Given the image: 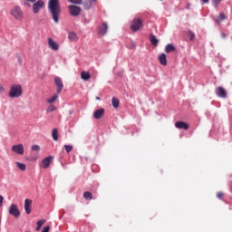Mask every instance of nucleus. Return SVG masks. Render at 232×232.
Instances as JSON below:
<instances>
[{
    "label": "nucleus",
    "mask_w": 232,
    "mask_h": 232,
    "mask_svg": "<svg viewBox=\"0 0 232 232\" xmlns=\"http://www.w3.org/2000/svg\"><path fill=\"white\" fill-rule=\"evenodd\" d=\"M84 23H89V22H88V20L85 19V20H84Z\"/></svg>",
    "instance_id": "nucleus-44"
},
{
    "label": "nucleus",
    "mask_w": 232,
    "mask_h": 232,
    "mask_svg": "<svg viewBox=\"0 0 232 232\" xmlns=\"http://www.w3.org/2000/svg\"><path fill=\"white\" fill-rule=\"evenodd\" d=\"M81 79L82 81H90V79H92V74L90 73V72L82 71L81 72Z\"/></svg>",
    "instance_id": "nucleus-17"
},
{
    "label": "nucleus",
    "mask_w": 232,
    "mask_h": 232,
    "mask_svg": "<svg viewBox=\"0 0 232 232\" xmlns=\"http://www.w3.org/2000/svg\"><path fill=\"white\" fill-rule=\"evenodd\" d=\"M93 117H94V119H97V120L102 119V117H104V109L102 108V109L95 111L93 112Z\"/></svg>",
    "instance_id": "nucleus-16"
},
{
    "label": "nucleus",
    "mask_w": 232,
    "mask_h": 232,
    "mask_svg": "<svg viewBox=\"0 0 232 232\" xmlns=\"http://www.w3.org/2000/svg\"><path fill=\"white\" fill-rule=\"evenodd\" d=\"M52 137H53V140H59V134L57 132V129H53L52 130Z\"/></svg>",
    "instance_id": "nucleus-26"
},
{
    "label": "nucleus",
    "mask_w": 232,
    "mask_h": 232,
    "mask_svg": "<svg viewBox=\"0 0 232 232\" xmlns=\"http://www.w3.org/2000/svg\"><path fill=\"white\" fill-rule=\"evenodd\" d=\"M96 99H97V101H101V98H99V97H96Z\"/></svg>",
    "instance_id": "nucleus-43"
},
{
    "label": "nucleus",
    "mask_w": 232,
    "mask_h": 232,
    "mask_svg": "<svg viewBox=\"0 0 232 232\" xmlns=\"http://www.w3.org/2000/svg\"><path fill=\"white\" fill-rule=\"evenodd\" d=\"M12 151L17 153V155H24V147L23 144L14 145L12 147Z\"/></svg>",
    "instance_id": "nucleus-9"
},
{
    "label": "nucleus",
    "mask_w": 232,
    "mask_h": 232,
    "mask_svg": "<svg viewBox=\"0 0 232 232\" xmlns=\"http://www.w3.org/2000/svg\"><path fill=\"white\" fill-rule=\"evenodd\" d=\"M59 94H53L51 98L46 100V102H48V104H53V102H55L57 101V99H59Z\"/></svg>",
    "instance_id": "nucleus-22"
},
{
    "label": "nucleus",
    "mask_w": 232,
    "mask_h": 232,
    "mask_svg": "<svg viewBox=\"0 0 232 232\" xmlns=\"http://www.w3.org/2000/svg\"><path fill=\"white\" fill-rule=\"evenodd\" d=\"M68 39L69 41H79V36H77V34L75 32H69L68 34Z\"/></svg>",
    "instance_id": "nucleus-19"
},
{
    "label": "nucleus",
    "mask_w": 232,
    "mask_h": 232,
    "mask_svg": "<svg viewBox=\"0 0 232 232\" xmlns=\"http://www.w3.org/2000/svg\"><path fill=\"white\" fill-rule=\"evenodd\" d=\"M24 209L26 215H30V213H32V199L24 200Z\"/></svg>",
    "instance_id": "nucleus-15"
},
{
    "label": "nucleus",
    "mask_w": 232,
    "mask_h": 232,
    "mask_svg": "<svg viewBox=\"0 0 232 232\" xmlns=\"http://www.w3.org/2000/svg\"><path fill=\"white\" fill-rule=\"evenodd\" d=\"M160 1H164V0H160Z\"/></svg>",
    "instance_id": "nucleus-45"
},
{
    "label": "nucleus",
    "mask_w": 232,
    "mask_h": 232,
    "mask_svg": "<svg viewBox=\"0 0 232 232\" xmlns=\"http://www.w3.org/2000/svg\"><path fill=\"white\" fill-rule=\"evenodd\" d=\"M33 4V13L34 14H39L43 8H44V2L43 0H24V6H26V8H32Z\"/></svg>",
    "instance_id": "nucleus-2"
},
{
    "label": "nucleus",
    "mask_w": 232,
    "mask_h": 232,
    "mask_svg": "<svg viewBox=\"0 0 232 232\" xmlns=\"http://www.w3.org/2000/svg\"><path fill=\"white\" fill-rule=\"evenodd\" d=\"M5 92V88L3 87V85H0V93H3Z\"/></svg>",
    "instance_id": "nucleus-40"
},
{
    "label": "nucleus",
    "mask_w": 232,
    "mask_h": 232,
    "mask_svg": "<svg viewBox=\"0 0 232 232\" xmlns=\"http://www.w3.org/2000/svg\"><path fill=\"white\" fill-rule=\"evenodd\" d=\"M111 104H112L113 108H119V104H121V102L119 101V99L113 97L111 99Z\"/></svg>",
    "instance_id": "nucleus-24"
},
{
    "label": "nucleus",
    "mask_w": 232,
    "mask_h": 232,
    "mask_svg": "<svg viewBox=\"0 0 232 232\" xmlns=\"http://www.w3.org/2000/svg\"><path fill=\"white\" fill-rule=\"evenodd\" d=\"M23 95V88L20 84L12 85L9 91V97L11 99L19 98Z\"/></svg>",
    "instance_id": "nucleus-3"
},
{
    "label": "nucleus",
    "mask_w": 232,
    "mask_h": 232,
    "mask_svg": "<svg viewBox=\"0 0 232 232\" xmlns=\"http://www.w3.org/2000/svg\"><path fill=\"white\" fill-rule=\"evenodd\" d=\"M64 150L66 153H70L73 150V147L72 145H64Z\"/></svg>",
    "instance_id": "nucleus-29"
},
{
    "label": "nucleus",
    "mask_w": 232,
    "mask_h": 232,
    "mask_svg": "<svg viewBox=\"0 0 232 232\" xmlns=\"http://www.w3.org/2000/svg\"><path fill=\"white\" fill-rule=\"evenodd\" d=\"M83 198L86 199V200H92V198H93V196L92 195V192L90 191H85L83 193Z\"/></svg>",
    "instance_id": "nucleus-25"
},
{
    "label": "nucleus",
    "mask_w": 232,
    "mask_h": 232,
    "mask_svg": "<svg viewBox=\"0 0 232 232\" xmlns=\"http://www.w3.org/2000/svg\"><path fill=\"white\" fill-rule=\"evenodd\" d=\"M52 160H53V157L52 156H49L44 159L42 160V168H44V169H47V168H50V164H52Z\"/></svg>",
    "instance_id": "nucleus-12"
},
{
    "label": "nucleus",
    "mask_w": 232,
    "mask_h": 232,
    "mask_svg": "<svg viewBox=\"0 0 232 232\" xmlns=\"http://www.w3.org/2000/svg\"><path fill=\"white\" fill-rule=\"evenodd\" d=\"M72 5H82V0H69Z\"/></svg>",
    "instance_id": "nucleus-30"
},
{
    "label": "nucleus",
    "mask_w": 232,
    "mask_h": 232,
    "mask_svg": "<svg viewBox=\"0 0 232 232\" xmlns=\"http://www.w3.org/2000/svg\"><path fill=\"white\" fill-rule=\"evenodd\" d=\"M42 232H50V226L44 227Z\"/></svg>",
    "instance_id": "nucleus-36"
},
{
    "label": "nucleus",
    "mask_w": 232,
    "mask_h": 232,
    "mask_svg": "<svg viewBox=\"0 0 232 232\" xmlns=\"http://www.w3.org/2000/svg\"><path fill=\"white\" fill-rule=\"evenodd\" d=\"M175 127L178 130H189V124H188L186 121H177L175 123Z\"/></svg>",
    "instance_id": "nucleus-14"
},
{
    "label": "nucleus",
    "mask_w": 232,
    "mask_h": 232,
    "mask_svg": "<svg viewBox=\"0 0 232 232\" xmlns=\"http://www.w3.org/2000/svg\"><path fill=\"white\" fill-rule=\"evenodd\" d=\"M44 224H46V219H41L39 221H37L36 223V231H40L41 227H43Z\"/></svg>",
    "instance_id": "nucleus-23"
},
{
    "label": "nucleus",
    "mask_w": 232,
    "mask_h": 232,
    "mask_svg": "<svg viewBox=\"0 0 232 232\" xmlns=\"http://www.w3.org/2000/svg\"><path fill=\"white\" fill-rule=\"evenodd\" d=\"M92 5H95V3H97L98 0H89Z\"/></svg>",
    "instance_id": "nucleus-42"
},
{
    "label": "nucleus",
    "mask_w": 232,
    "mask_h": 232,
    "mask_svg": "<svg viewBox=\"0 0 232 232\" xmlns=\"http://www.w3.org/2000/svg\"><path fill=\"white\" fill-rule=\"evenodd\" d=\"M188 37L190 41H193V39H195V34H193L191 31H188Z\"/></svg>",
    "instance_id": "nucleus-34"
},
{
    "label": "nucleus",
    "mask_w": 232,
    "mask_h": 232,
    "mask_svg": "<svg viewBox=\"0 0 232 232\" xmlns=\"http://www.w3.org/2000/svg\"><path fill=\"white\" fill-rule=\"evenodd\" d=\"M48 46L51 48V50H53L54 52H57L59 50V44L53 41L52 38H48Z\"/></svg>",
    "instance_id": "nucleus-13"
},
{
    "label": "nucleus",
    "mask_w": 232,
    "mask_h": 232,
    "mask_svg": "<svg viewBox=\"0 0 232 232\" xmlns=\"http://www.w3.org/2000/svg\"><path fill=\"white\" fill-rule=\"evenodd\" d=\"M15 164H16L17 168H19V169H21V171L26 170V165H24V163H21V162L17 161Z\"/></svg>",
    "instance_id": "nucleus-27"
},
{
    "label": "nucleus",
    "mask_w": 232,
    "mask_h": 232,
    "mask_svg": "<svg viewBox=\"0 0 232 232\" xmlns=\"http://www.w3.org/2000/svg\"><path fill=\"white\" fill-rule=\"evenodd\" d=\"M17 59H18L19 64L22 65L23 64V58H21V55H18Z\"/></svg>",
    "instance_id": "nucleus-38"
},
{
    "label": "nucleus",
    "mask_w": 232,
    "mask_h": 232,
    "mask_svg": "<svg viewBox=\"0 0 232 232\" xmlns=\"http://www.w3.org/2000/svg\"><path fill=\"white\" fill-rule=\"evenodd\" d=\"M81 7L77 5H69V12L72 17H77L81 14Z\"/></svg>",
    "instance_id": "nucleus-8"
},
{
    "label": "nucleus",
    "mask_w": 232,
    "mask_h": 232,
    "mask_svg": "<svg viewBox=\"0 0 232 232\" xmlns=\"http://www.w3.org/2000/svg\"><path fill=\"white\" fill-rule=\"evenodd\" d=\"M32 151H41V147L39 145H33Z\"/></svg>",
    "instance_id": "nucleus-32"
},
{
    "label": "nucleus",
    "mask_w": 232,
    "mask_h": 232,
    "mask_svg": "<svg viewBox=\"0 0 232 232\" xmlns=\"http://www.w3.org/2000/svg\"><path fill=\"white\" fill-rule=\"evenodd\" d=\"M217 197L219 198V200H222L224 198V192H218Z\"/></svg>",
    "instance_id": "nucleus-35"
},
{
    "label": "nucleus",
    "mask_w": 232,
    "mask_h": 232,
    "mask_svg": "<svg viewBox=\"0 0 232 232\" xmlns=\"http://www.w3.org/2000/svg\"><path fill=\"white\" fill-rule=\"evenodd\" d=\"M9 215H12L14 218H19V217H21V211H19L17 205L11 204L9 207Z\"/></svg>",
    "instance_id": "nucleus-6"
},
{
    "label": "nucleus",
    "mask_w": 232,
    "mask_h": 232,
    "mask_svg": "<svg viewBox=\"0 0 232 232\" xmlns=\"http://www.w3.org/2000/svg\"><path fill=\"white\" fill-rule=\"evenodd\" d=\"M149 37L152 46H157V44H159V39H157V36L154 34H150Z\"/></svg>",
    "instance_id": "nucleus-20"
},
{
    "label": "nucleus",
    "mask_w": 232,
    "mask_h": 232,
    "mask_svg": "<svg viewBox=\"0 0 232 232\" xmlns=\"http://www.w3.org/2000/svg\"><path fill=\"white\" fill-rule=\"evenodd\" d=\"M202 3H204V5H208V3H209V0H201Z\"/></svg>",
    "instance_id": "nucleus-41"
},
{
    "label": "nucleus",
    "mask_w": 232,
    "mask_h": 232,
    "mask_svg": "<svg viewBox=\"0 0 232 232\" xmlns=\"http://www.w3.org/2000/svg\"><path fill=\"white\" fill-rule=\"evenodd\" d=\"M48 10L52 15L53 21L56 24L59 23V15H61L62 12L59 0H49Z\"/></svg>",
    "instance_id": "nucleus-1"
},
{
    "label": "nucleus",
    "mask_w": 232,
    "mask_h": 232,
    "mask_svg": "<svg viewBox=\"0 0 232 232\" xmlns=\"http://www.w3.org/2000/svg\"><path fill=\"white\" fill-rule=\"evenodd\" d=\"M216 94L221 99H226V97H227V92H226V89H224V87L222 86H219L216 89Z\"/></svg>",
    "instance_id": "nucleus-11"
},
{
    "label": "nucleus",
    "mask_w": 232,
    "mask_h": 232,
    "mask_svg": "<svg viewBox=\"0 0 232 232\" xmlns=\"http://www.w3.org/2000/svg\"><path fill=\"white\" fill-rule=\"evenodd\" d=\"M92 5H93L90 0L88 2L83 3L84 10H90L92 8Z\"/></svg>",
    "instance_id": "nucleus-28"
},
{
    "label": "nucleus",
    "mask_w": 232,
    "mask_h": 232,
    "mask_svg": "<svg viewBox=\"0 0 232 232\" xmlns=\"http://www.w3.org/2000/svg\"><path fill=\"white\" fill-rule=\"evenodd\" d=\"M176 48L175 45L169 44L165 47L166 53H171V52H175Z\"/></svg>",
    "instance_id": "nucleus-21"
},
{
    "label": "nucleus",
    "mask_w": 232,
    "mask_h": 232,
    "mask_svg": "<svg viewBox=\"0 0 232 232\" xmlns=\"http://www.w3.org/2000/svg\"><path fill=\"white\" fill-rule=\"evenodd\" d=\"M55 85L57 86L56 93L57 95H61V92H63V88H64V83H63V80H61L60 77L54 78Z\"/></svg>",
    "instance_id": "nucleus-7"
},
{
    "label": "nucleus",
    "mask_w": 232,
    "mask_h": 232,
    "mask_svg": "<svg viewBox=\"0 0 232 232\" xmlns=\"http://www.w3.org/2000/svg\"><path fill=\"white\" fill-rule=\"evenodd\" d=\"M224 19H226V14L221 13L218 18V23H220V21H224Z\"/></svg>",
    "instance_id": "nucleus-33"
},
{
    "label": "nucleus",
    "mask_w": 232,
    "mask_h": 232,
    "mask_svg": "<svg viewBox=\"0 0 232 232\" xmlns=\"http://www.w3.org/2000/svg\"><path fill=\"white\" fill-rule=\"evenodd\" d=\"M108 33V24L102 23L98 26V35H106Z\"/></svg>",
    "instance_id": "nucleus-10"
},
{
    "label": "nucleus",
    "mask_w": 232,
    "mask_h": 232,
    "mask_svg": "<svg viewBox=\"0 0 232 232\" xmlns=\"http://www.w3.org/2000/svg\"><path fill=\"white\" fill-rule=\"evenodd\" d=\"M140 28H142V20L139 18L134 19L130 24V30H132V32H139Z\"/></svg>",
    "instance_id": "nucleus-5"
},
{
    "label": "nucleus",
    "mask_w": 232,
    "mask_h": 232,
    "mask_svg": "<svg viewBox=\"0 0 232 232\" xmlns=\"http://www.w3.org/2000/svg\"><path fill=\"white\" fill-rule=\"evenodd\" d=\"M10 14L16 21H21L23 19V10H21V7L19 5L14 6L10 10Z\"/></svg>",
    "instance_id": "nucleus-4"
},
{
    "label": "nucleus",
    "mask_w": 232,
    "mask_h": 232,
    "mask_svg": "<svg viewBox=\"0 0 232 232\" xmlns=\"http://www.w3.org/2000/svg\"><path fill=\"white\" fill-rule=\"evenodd\" d=\"M4 200H5V198H3V196H0V206H3Z\"/></svg>",
    "instance_id": "nucleus-39"
},
{
    "label": "nucleus",
    "mask_w": 232,
    "mask_h": 232,
    "mask_svg": "<svg viewBox=\"0 0 232 232\" xmlns=\"http://www.w3.org/2000/svg\"><path fill=\"white\" fill-rule=\"evenodd\" d=\"M159 61L162 66H166L168 64V58L166 56V53H161L159 56Z\"/></svg>",
    "instance_id": "nucleus-18"
},
{
    "label": "nucleus",
    "mask_w": 232,
    "mask_h": 232,
    "mask_svg": "<svg viewBox=\"0 0 232 232\" xmlns=\"http://www.w3.org/2000/svg\"><path fill=\"white\" fill-rule=\"evenodd\" d=\"M57 110V107H55L53 104H51L48 108H47V111H55Z\"/></svg>",
    "instance_id": "nucleus-31"
},
{
    "label": "nucleus",
    "mask_w": 232,
    "mask_h": 232,
    "mask_svg": "<svg viewBox=\"0 0 232 232\" xmlns=\"http://www.w3.org/2000/svg\"><path fill=\"white\" fill-rule=\"evenodd\" d=\"M222 0H213V5H215V6H218L219 3L221 2Z\"/></svg>",
    "instance_id": "nucleus-37"
}]
</instances>
